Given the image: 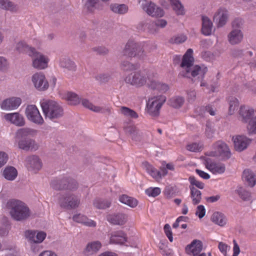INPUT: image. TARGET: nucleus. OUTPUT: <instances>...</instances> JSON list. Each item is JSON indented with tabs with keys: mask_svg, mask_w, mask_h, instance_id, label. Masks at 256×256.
Wrapping results in <instances>:
<instances>
[{
	"mask_svg": "<svg viewBox=\"0 0 256 256\" xmlns=\"http://www.w3.org/2000/svg\"><path fill=\"white\" fill-rule=\"evenodd\" d=\"M192 53V50L189 48L183 56L180 64L182 70L180 74L184 77L192 78V80L194 82L196 80H202L208 70L206 67L204 66H193Z\"/></svg>",
	"mask_w": 256,
	"mask_h": 256,
	"instance_id": "nucleus-1",
	"label": "nucleus"
},
{
	"mask_svg": "<svg viewBox=\"0 0 256 256\" xmlns=\"http://www.w3.org/2000/svg\"><path fill=\"white\" fill-rule=\"evenodd\" d=\"M38 131L30 128H23L16 130L14 138L18 148L24 151H36L38 149L39 144L28 136H34L37 134Z\"/></svg>",
	"mask_w": 256,
	"mask_h": 256,
	"instance_id": "nucleus-2",
	"label": "nucleus"
},
{
	"mask_svg": "<svg viewBox=\"0 0 256 256\" xmlns=\"http://www.w3.org/2000/svg\"><path fill=\"white\" fill-rule=\"evenodd\" d=\"M12 218L16 221L22 222L28 219L31 215L28 207L22 202L10 200L6 204Z\"/></svg>",
	"mask_w": 256,
	"mask_h": 256,
	"instance_id": "nucleus-3",
	"label": "nucleus"
},
{
	"mask_svg": "<svg viewBox=\"0 0 256 256\" xmlns=\"http://www.w3.org/2000/svg\"><path fill=\"white\" fill-rule=\"evenodd\" d=\"M40 106L46 119L55 122L64 116L62 106L56 101L44 100L40 102Z\"/></svg>",
	"mask_w": 256,
	"mask_h": 256,
	"instance_id": "nucleus-4",
	"label": "nucleus"
},
{
	"mask_svg": "<svg viewBox=\"0 0 256 256\" xmlns=\"http://www.w3.org/2000/svg\"><path fill=\"white\" fill-rule=\"evenodd\" d=\"M152 80L148 72L144 70L132 72L125 78L124 81L130 85L141 87L148 82L150 83Z\"/></svg>",
	"mask_w": 256,
	"mask_h": 256,
	"instance_id": "nucleus-5",
	"label": "nucleus"
},
{
	"mask_svg": "<svg viewBox=\"0 0 256 256\" xmlns=\"http://www.w3.org/2000/svg\"><path fill=\"white\" fill-rule=\"evenodd\" d=\"M58 202L62 208L73 210L79 206L80 204V196L68 192L60 196Z\"/></svg>",
	"mask_w": 256,
	"mask_h": 256,
	"instance_id": "nucleus-6",
	"label": "nucleus"
},
{
	"mask_svg": "<svg viewBox=\"0 0 256 256\" xmlns=\"http://www.w3.org/2000/svg\"><path fill=\"white\" fill-rule=\"evenodd\" d=\"M124 54L129 57H138L140 59H144L146 53L140 44L134 40H130L126 44L123 50Z\"/></svg>",
	"mask_w": 256,
	"mask_h": 256,
	"instance_id": "nucleus-7",
	"label": "nucleus"
},
{
	"mask_svg": "<svg viewBox=\"0 0 256 256\" xmlns=\"http://www.w3.org/2000/svg\"><path fill=\"white\" fill-rule=\"evenodd\" d=\"M166 100V96L162 95L150 98L146 104L148 113L154 117L159 116L160 109Z\"/></svg>",
	"mask_w": 256,
	"mask_h": 256,
	"instance_id": "nucleus-8",
	"label": "nucleus"
},
{
	"mask_svg": "<svg viewBox=\"0 0 256 256\" xmlns=\"http://www.w3.org/2000/svg\"><path fill=\"white\" fill-rule=\"evenodd\" d=\"M25 114L28 120L38 125H42L44 120L35 105H28L26 108Z\"/></svg>",
	"mask_w": 256,
	"mask_h": 256,
	"instance_id": "nucleus-9",
	"label": "nucleus"
},
{
	"mask_svg": "<svg viewBox=\"0 0 256 256\" xmlns=\"http://www.w3.org/2000/svg\"><path fill=\"white\" fill-rule=\"evenodd\" d=\"M32 58V66L38 70H43L48 67L49 58L42 54L38 52L36 49L30 55Z\"/></svg>",
	"mask_w": 256,
	"mask_h": 256,
	"instance_id": "nucleus-10",
	"label": "nucleus"
},
{
	"mask_svg": "<svg viewBox=\"0 0 256 256\" xmlns=\"http://www.w3.org/2000/svg\"><path fill=\"white\" fill-rule=\"evenodd\" d=\"M142 6L144 11L152 16L162 17L164 14L162 8L157 6L154 2L148 0H143Z\"/></svg>",
	"mask_w": 256,
	"mask_h": 256,
	"instance_id": "nucleus-11",
	"label": "nucleus"
},
{
	"mask_svg": "<svg viewBox=\"0 0 256 256\" xmlns=\"http://www.w3.org/2000/svg\"><path fill=\"white\" fill-rule=\"evenodd\" d=\"M32 82L34 86L38 90H45L48 88V84L44 75L42 72H36L32 76Z\"/></svg>",
	"mask_w": 256,
	"mask_h": 256,
	"instance_id": "nucleus-12",
	"label": "nucleus"
},
{
	"mask_svg": "<svg viewBox=\"0 0 256 256\" xmlns=\"http://www.w3.org/2000/svg\"><path fill=\"white\" fill-rule=\"evenodd\" d=\"M22 103L19 98L12 97L4 100L0 104V108L4 110H12L18 108Z\"/></svg>",
	"mask_w": 256,
	"mask_h": 256,
	"instance_id": "nucleus-13",
	"label": "nucleus"
},
{
	"mask_svg": "<svg viewBox=\"0 0 256 256\" xmlns=\"http://www.w3.org/2000/svg\"><path fill=\"white\" fill-rule=\"evenodd\" d=\"M234 148L236 151L242 152L246 149L251 140L244 136H236L232 137Z\"/></svg>",
	"mask_w": 256,
	"mask_h": 256,
	"instance_id": "nucleus-14",
	"label": "nucleus"
},
{
	"mask_svg": "<svg viewBox=\"0 0 256 256\" xmlns=\"http://www.w3.org/2000/svg\"><path fill=\"white\" fill-rule=\"evenodd\" d=\"M82 104L84 106L95 112L107 114L110 113L111 108L108 105L96 106L86 99H82Z\"/></svg>",
	"mask_w": 256,
	"mask_h": 256,
	"instance_id": "nucleus-15",
	"label": "nucleus"
},
{
	"mask_svg": "<svg viewBox=\"0 0 256 256\" xmlns=\"http://www.w3.org/2000/svg\"><path fill=\"white\" fill-rule=\"evenodd\" d=\"M204 164L206 167L214 174H222L226 170L224 164L214 162L210 158H206L205 160Z\"/></svg>",
	"mask_w": 256,
	"mask_h": 256,
	"instance_id": "nucleus-16",
	"label": "nucleus"
},
{
	"mask_svg": "<svg viewBox=\"0 0 256 256\" xmlns=\"http://www.w3.org/2000/svg\"><path fill=\"white\" fill-rule=\"evenodd\" d=\"M26 166L29 170L36 172L42 167V162L38 156L32 155L26 158Z\"/></svg>",
	"mask_w": 256,
	"mask_h": 256,
	"instance_id": "nucleus-17",
	"label": "nucleus"
},
{
	"mask_svg": "<svg viewBox=\"0 0 256 256\" xmlns=\"http://www.w3.org/2000/svg\"><path fill=\"white\" fill-rule=\"evenodd\" d=\"M4 118L7 121L18 126H23L26 124L24 116L18 112L6 114H4Z\"/></svg>",
	"mask_w": 256,
	"mask_h": 256,
	"instance_id": "nucleus-18",
	"label": "nucleus"
},
{
	"mask_svg": "<svg viewBox=\"0 0 256 256\" xmlns=\"http://www.w3.org/2000/svg\"><path fill=\"white\" fill-rule=\"evenodd\" d=\"M228 12L224 8H219L216 12L214 20L217 23L218 27H222L224 26L228 18Z\"/></svg>",
	"mask_w": 256,
	"mask_h": 256,
	"instance_id": "nucleus-19",
	"label": "nucleus"
},
{
	"mask_svg": "<svg viewBox=\"0 0 256 256\" xmlns=\"http://www.w3.org/2000/svg\"><path fill=\"white\" fill-rule=\"evenodd\" d=\"M26 236L31 242L40 243L46 238V234L43 232L28 230Z\"/></svg>",
	"mask_w": 256,
	"mask_h": 256,
	"instance_id": "nucleus-20",
	"label": "nucleus"
},
{
	"mask_svg": "<svg viewBox=\"0 0 256 256\" xmlns=\"http://www.w3.org/2000/svg\"><path fill=\"white\" fill-rule=\"evenodd\" d=\"M34 48L30 46L26 42L20 40L15 44L14 50L19 54H27L29 56L34 50Z\"/></svg>",
	"mask_w": 256,
	"mask_h": 256,
	"instance_id": "nucleus-21",
	"label": "nucleus"
},
{
	"mask_svg": "<svg viewBox=\"0 0 256 256\" xmlns=\"http://www.w3.org/2000/svg\"><path fill=\"white\" fill-rule=\"evenodd\" d=\"M106 218L108 222L114 225L122 226L126 222V216L122 213L108 214Z\"/></svg>",
	"mask_w": 256,
	"mask_h": 256,
	"instance_id": "nucleus-22",
	"label": "nucleus"
},
{
	"mask_svg": "<svg viewBox=\"0 0 256 256\" xmlns=\"http://www.w3.org/2000/svg\"><path fill=\"white\" fill-rule=\"evenodd\" d=\"M59 65L60 68L68 71L74 72L76 70V65L75 62L66 56H62L60 58Z\"/></svg>",
	"mask_w": 256,
	"mask_h": 256,
	"instance_id": "nucleus-23",
	"label": "nucleus"
},
{
	"mask_svg": "<svg viewBox=\"0 0 256 256\" xmlns=\"http://www.w3.org/2000/svg\"><path fill=\"white\" fill-rule=\"evenodd\" d=\"M202 249V244L199 240H194L190 244L188 245L186 250L188 254H192L194 256L198 254Z\"/></svg>",
	"mask_w": 256,
	"mask_h": 256,
	"instance_id": "nucleus-24",
	"label": "nucleus"
},
{
	"mask_svg": "<svg viewBox=\"0 0 256 256\" xmlns=\"http://www.w3.org/2000/svg\"><path fill=\"white\" fill-rule=\"evenodd\" d=\"M229 42L232 44L240 43L243 39V34L241 30H232L228 36Z\"/></svg>",
	"mask_w": 256,
	"mask_h": 256,
	"instance_id": "nucleus-25",
	"label": "nucleus"
},
{
	"mask_svg": "<svg viewBox=\"0 0 256 256\" xmlns=\"http://www.w3.org/2000/svg\"><path fill=\"white\" fill-rule=\"evenodd\" d=\"M254 110L246 106H241L239 110L240 118L244 122H248L252 119Z\"/></svg>",
	"mask_w": 256,
	"mask_h": 256,
	"instance_id": "nucleus-26",
	"label": "nucleus"
},
{
	"mask_svg": "<svg viewBox=\"0 0 256 256\" xmlns=\"http://www.w3.org/2000/svg\"><path fill=\"white\" fill-rule=\"evenodd\" d=\"M218 155L223 159L227 160L231 156V153L228 146L224 142H218L216 145Z\"/></svg>",
	"mask_w": 256,
	"mask_h": 256,
	"instance_id": "nucleus-27",
	"label": "nucleus"
},
{
	"mask_svg": "<svg viewBox=\"0 0 256 256\" xmlns=\"http://www.w3.org/2000/svg\"><path fill=\"white\" fill-rule=\"evenodd\" d=\"M126 241V234L121 230L112 232L110 237V242L114 244H123Z\"/></svg>",
	"mask_w": 256,
	"mask_h": 256,
	"instance_id": "nucleus-28",
	"label": "nucleus"
},
{
	"mask_svg": "<svg viewBox=\"0 0 256 256\" xmlns=\"http://www.w3.org/2000/svg\"><path fill=\"white\" fill-rule=\"evenodd\" d=\"M202 32L204 36H210L212 34L213 24L210 20L206 16H202Z\"/></svg>",
	"mask_w": 256,
	"mask_h": 256,
	"instance_id": "nucleus-29",
	"label": "nucleus"
},
{
	"mask_svg": "<svg viewBox=\"0 0 256 256\" xmlns=\"http://www.w3.org/2000/svg\"><path fill=\"white\" fill-rule=\"evenodd\" d=\"M72 220L76 222L88 226L94 227L96 226V222L80 214H74L72 217Z\"/></svg>",
	"mask_w": 256,
	"mask_h": 256,
	"instance_id": "nucleus-30",
	"label": "nucleus"
},
{
	"mask_svg": "<svg viewBox=\"0 0 256 256\" xmlns=\"http://www.w3.org/2000/svg\"><path fill=\"white\" fill-rule=\"evenodd\" d=\"M102 247L101 243L98 241H94L88 243L84 250V253L86 256H90L97 252Z\"/></svg>",
	"mask_w": 256,
	"mask_h": 256,
	"instance_id": "nucleus-31",
	"label": "nucleus"
},
{
	"mask_svg": "<svg viewBox=\"0 0 256 256\" xmlns=\"http://www.w3.org/2000/svg\"><path fill=\"white\" fill-rule=\"evenodd\" d=\"M242 178L250 187H253L256 183V174L250 170H245L242 174Z\"/></svg>",
	"mask_w": 256,
	"mask_h": 256,
	"instance_id": "nucleus-32",
	"label": "nucleus"
},
{
	"mask_svg": "<svg viewBox=\"0 0 256 256\" xmlns=\"http://www.w3.org/2000/svg\"><path fill=\"white\" fill-rule=\"evenodd\" d=\"M67 182H68V178L64 177L61 179L52 180L50 183V186L52 188L56 190H66Z\"/></svg>",
	"mask_w": 256,
	"mask_h": 256,
	"instance_id": "nucleus-33",
	"label": "nucleus"
},
{
	"mask_svg": "<svg viewBox=\"0 0 256 256\" xmlns=\"http://www.w3.org/2000/svg\"><path fill=\"white\" fill-rule=\"evenodd\" d=\"M84 6L90 12H93L95 10H102L103 8V4L98 0H88Z\"/></svg>",
	"mask_w": 256,
	"mask_h": 256,
	"instance_id": "nucleus-34",
	"label": "nucleus"
},
{
	"mask_svg": "<svg viewBox=\"0 0 256 256\" xmlns=\"http://www.w3.org/2000/svg\"><path fill=\"white\" fill-rule=\"evenodd\" d=\"M211 220L215 224L220 226H224L227 222L226 216L222 212H218L213 214L211 218Z\"/></svg>",
	"mask_w": 256,
	"mask_h": 256,
	"instance_id": "nucleus-35",
	"label": "nucleus"
},
{
	"mask_svg": "<svg viewBox=\"0 0 256 256\" xmlns=\"http://www.w3.org/2000/svg\"><path fill=\"white\" fill-rule=\"evenodd\" d=\"M143 168L146 172L156 180L160 179V172L154 168L148 162H144L142 164Z\"/></svg>",
	"mask_w": 256,
	"mask_h": 256,
	"instance_id": "nucleus-36",
	"label": "nucleus"
},
{
	"mask_svg": "<svg viewBox=\"0 0 256 256\" xmlns=\"http://www.w3.org/2000/svg\"><path fill=\"white\" fill-rule=\"evenodd\" d=\"M148 86L152 90H156L161 92H165L169 89L168 85L152 79L150 83H148Z\"/></svg>",
	"mask_w": 256,
	"mask_h": 256,
	"instance_id": "nucleus-37",
	"label": "nucleus"
},
{
	"mask_svg": "<svg viewBox=\"0 0 256 256\" xmlns=\"http://www.w3.org/2000/svg\"><path fill=\"white\" fill-rule=\"evenodd\" d=\"M138 28L141 30L148 29L149 32L152 34H156L158 31V28L155 22H142L138 24Z\"/></svg>",
	"mask_w": 256,
	"mask_h": 256,
	"instance_id": "nucleus-38",
	"label": "nucleus"
},
{
	"mask_svg": "<svg viewBox=\"0 0 256 256\" xmlns=\"http://www.w3.org/2000/svg\"><path fill=\"white\" fill-rule=\"evenodd\" d=\"M17 170L13 166L6 167L3 172V176L8 180H14L17 176Z\"/></svg>",
	"mask_w": 256,
	"mask_h": 256,
	"instance_id": "nucleus-39",
	"label": "nucleus"
},
{
	"mask_svg": "<svg viewBox=\"0 0 256 256\" xmlns=\"http://www.w3.org/2000/svg\"><path fill=\"white\" fill-rule=\"evenodd\" d=\"M0 8L12 12L18 10V6L10 0H0Z\"/></svg>",
	"mask_w": 256,
	"mask_h": 256,
	"instance_id": "nucleus-40",
	"label": "nucleus"
},
{
	"mask_svg": "<svg viewBox=\"0 0 256 256\" xmlns=\"http://www.w3.org/2000/svg\"><path fill=\"white\" fill-rule=\"evenodd\" d=\"M119 200L122 204L128 205L131 208H135L138 204V200L126 194H122L119 197Z\"/></svg>",
	"mask_w": 256,
	"mask_h": 256,
	"instance_id": "nucleus-41",
	"label": "nucleus"
},
{
	"mask_svg": "<svg viewBox=\"0 0 256 256\" xmlns=\"http://www.w3.org/2000/svg\"><path fill=\"white\" fill-rule=\"evenodd\" d=\"M63 98H65L70 104L72 105L78 104L80 102V99L78 95L71 92H66Z\"/></svg>",
	"mask_w": 256,
	"mask_h": 256,
	"instance_id": "nucleus-42",
	"label": "nucleus"
},
{
	"mask_svg": "<svg viewBox=\"0 0 256 256\" xmlns=\"http://www.w3.org/2000/svg\"><path fill=\"white\" fill-rule=\"evenodd\" d=\"M190 197L192 204L194 205L199 204L202 200V193L194 186H190Z\"/></svg>",
	"mask_w": 256,
	"mask_h": 256,
	"instance_id": "nucleus-43",
	"label": "nucleus"
},
{
	"mask_svg": "<svg viewBox=\"0 0 256 256\" xmlns=\"http://www.w3.org/2000/svg\"><path fill=\"white\" fill-rule=\"evenodd\" d=\"M111 204V201L108 200L96 198L93 202L94 206L98 209H106L109 208Z\"/></svg>",
	"mask_w": 256,
	"mask_h": 256,
	"instance_id": "nucleus-44",
	"label": "nucleus"
},
{
	"mask_svg": "<svg viewBox=\"0 0 256 256\" xmlns=\"http://www.w3.org/2000/svg\"><path fill=\"white\" fill-rule=\"evenodd\" d=\"M110 9L114 13L122 14L128 12V8L124 4H112Z\"/></svg>",
	"mask_w": 256,
	"mask_h": 256,
	"instance_id": "nucleus-45",
	"label": "nucleus"
},
{
	"mask_svg": "<svg viewBox=\"0 0 256 256\" xmlns=\"http://www.w3.org/2000/svg\"><path fill=\"white\" fill-rule=\"evenodd\" d=\"M119 111L122 114L130 118H136L138 116L135 111L126 106L120 107Z\"/></svg>",
	"mask_w": 256,
	"mask_h": 256,
	"instance_id": "nucleus-46",
	"label": "nucleus"
},
{
	"mask_svg": "<svg viewBox=\"0 0 256 256\" xmlns=\"http://www.w3.org/2000/svg\"><path fill=\"white\" fill-rule=\"evenodd\" d=\"M173 7L174 10L178 15H183L184 14V6L179 0H169Z\"/></svg>",
	"mask_w": 256,
	"mask_h": 256,
	"instance_id": "nucleus-47",
	"label": "nucleus"
},
{
	"mask_svg": "<svg viewBox=\"0 0 256 256\" xmlns=\"http://www.w3.org/2000/svg\"><path fill=\"white\" fill-rule=\"evenodd\" d=\"M184 102V98L180 96L172 97L168 100L169 104L175 108H180L183 105Z\"/></svg>",
	"mask_w": 256,
	"mask_h": 256,
	"instance_id": "nucleus-48",
	"label": "nucleus"
},
{
	"mask_svg": "<svg viewBox=\"0 0 256 256\" xmlns=\"http://www.w3.org/2000/svg\"><path fill=\"white\" fill-rule=\"evenodd\" d=\"M125 132L130 135L132 138L137 140L138 138L137 135L138 134V130L136 127L134 126H128L124 128Z\"/></svg>",
	"mask_w": 256,
	"mask_h": 256,
	"instance_id": "nucleus-49",
	"label": "nucleus"
},
{
	"mask_svg": "<svg viewBox=\"0 0 256 256\" xmlns=\"http://www.w3.org/2000/svg\"><path fill=\"white\" fill-rule=\"evenodd\" d=\"M137 64H134L128 61H123L120 64V68L124 71H132L138 68Z\"/></svg>",
	"mask_w": 256,
	"mask_h": 256,
	"instance_id": "nucleus-50",
	"label": "nucleus"
},
{
	"mask_svg": "<svg viewBox=\"0 0 256 256\" xmlns=\"http://www.w3.org/2000/svg\"><path fill=\"white\" fill-rule=\"evenodd\" d=\"M199 110L198 114L202 116H203L206 112L210 114L211 116H214L216 112V108L210 104L201 107L199 108Z\"/></svg>",
	"mask_w": 256,
	"mask_h": 256,
	"instance_id": "nucleus-51",
	"label": "nucleus"
},
{
	"mask_svg": "<svg viewBox=\"0 0 256 256\" xmlns=\"http://www.w3.org/2000/svg\"><path fill=\"white\" fill-rule=\"evenodd\" d=\"M9 223L6 219L4 218L0 221V236H4L8 234Z\"/></svg>",
	"mask_w": 256,
	"mask_h": 256,
	"instance_id": "nucleus-52",
	"label": "nucleus"
},
{
	"mask_svg": "<svg viewBox=\"0 0 256 256\" xmlns=\"http://www.w3.org/2000/svg\"><path fill=\"white\" fill-rule=\"evenodd\" d=\"M246 128L249 134H256V116L249 121Z\"/></svg>",
	"mask_w": 256,
	"mask_h": 256,
	"instance_id": "nucleus-53",
	"label": "nucleus"
},
{
	"mask_svg": "<svg viewBox=\"0 0 256 256\" xmlns=\"http://www.w3.org/2000/svg\"><path fill=\"white\" fill-rule=\"evenodd\" d=\"M239 104L238 100L236 98H231L229 102L228 112L230 114H232L234 111L238 109Z\"/></svg>",
	"mask_w": 256,
	"mask_h": 256,
	"instance_id": "nucleus-54",
	"label": "nucleus"
},
{
	"mask_svg": "<svg viewBox=\"0 0 256 256\" xmlns=\"http://www.w3.org/2000/svg\"><path fill=\"white\" fill-rule=\"evenodd\" d=\"M188 180L191 186H194L200 189H203L204 188V184L197 180L196 178L194 176H190L188 178Z\"/></svg>",
	"mask_w": 256,
	"mask_h": 256,
	"instance_id": "nucleus-55",
	"label": "nucleus"
},
{
	"mask_svg": "<svg viewBox=\"0 0 256 256\" xmlns=\"http://www.w3.org/2000/svg\"><path fill=\"white\" fill-rule=\"evenodd\" d=\"M236 192L238 196L244 200H248L250 197V192L242 188H239L236 190Z\"/></svg>",
	"mask_w": 256,
	"mask_h": 256,
	"instance_id": "nucleus-56",
	"label": "nucleus"
},
{
	"mask_svg": "<svg viewBox=\"0 0 256 256\" xmlns=\"http://www.w3.org/2000/svg\"><path fill=\"white\" fill-rule=\"evenodd\" d=\"M160 189L159 188H150L146 190V193L148 196L156 197L160 193Z\"/></svg>",
	"mask_w": 256,
	"mask_h": 256,
	"instance_id": "nucleus-57",
	"label": "nucleus"
},
{
	"mask_svg": "<svg viewBox=\"0 0 256 256\" xmlns=\"http://www.w3.org/2000/svg\"><path fill=\"white\" fill-rule=\"evenodd\" d=\"M66 189L72 192L76 190L78 188V182L73 179L68 178V182L66 184Z\"/></svg>",
	"mask_w": 256,
	"mask_h": 256,
	"instance_id": "nucleus-58",
	"label": "nucleus"
},
{
	"mask_svg": "<svg viewBox=\"0 0 256 256\" xmlns=\"http://www.w3.org/2000/svg\"><path fill=\"white\" fill-rule=\"evenodd\" d=\"M95 79L100 83H105L108 82L110 76L106 74H99L95 76Z\"/></svg>",
	"mask_w": 256,
	"mask_h": 256,
	"instance_id": "nucleus-59",
	"label": "nucleus"
},
{
	"mask_svg": "<svg viewBox=\"0 0 256 256\" xmlns=\"http://www.w3.org/2000/svg\"><path fill=\"white\" fill-rule=\"evenodd\" d=\"M243 24V21L241 18H237L234 20L232 23V30H240Z\"/></svg>",
	"mask_w": 256,
	"mask_h": 256,
	"instance_id": "nucleus-60",
	"label": "nucleus"
},
{
	"mask_svg": "<svg viewBox=\"0 0 256 256\" xmlns=\"http://www.w3.org/2000/svg\"><path fill=\"white\" fill-rule=\"evenodd\" d=\"M187 38L184 34L176 36L172 38V42L174 43L178 44L184 42Z\"/></svg>",
	"mask_w": 256,
	"mask_h": 256,
	"instance_id": "nucleus-61",
	"label": "nucleus"
},
{
	"mask_svg": "<svg viewBox=\"0 0 256 256\" xmlns=\"http://www.w3.org/2000/svg\"><path fill=\"white\" fill-rule=\"evenodd\" d=\"M206 214V209L203 205L198 206L196 214L200 218H202Z\"/></svg>",
	"mask_w": 256,
	"mask_h": 256,
	"instance_id": "nucleus-62",
	"label": "nucleus"
},
{
	"mask_svg": "<svg viewBox=\"0 0 256 256\" xmlns=\"http://www.w3.org/2000/svg\"><path fill=\"white\" fill-rule=\"evenodd\" d=\"M164 232L170 242H172L173 238L170 226L168 224H166L164 226Z\"/></svg>",
	"mask_w": 256,
	"mask_h": 256,
	"instance_id": "nucleus-63",
	"label": "nucleus"
},
{
	"mask_svg": "<svg viewBox=\"0 0 256 256\" xmlns=\"http://www.w3.org/2000/svg\"><path fill=\"white\" fill-rule=\"evenodd\" d=\"M8 160V154L4 152L0 151V168L7 162Z\"/></svg>",
	"mask_w": 256,
	"mask_h": 256,
	"instance_id": "nucleus-64",
	"label": "nucleus"
}]
</instances>
